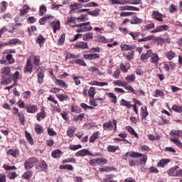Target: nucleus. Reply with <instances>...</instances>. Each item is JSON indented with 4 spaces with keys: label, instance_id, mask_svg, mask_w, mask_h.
I'll return each mask as SVG.
<instances>
[{
    "label": "nucleus",
    "instance_id": "nucleus-56",
    "mask_svg": "<svg viewBox=\"0 0 182 182\" xmlns=\"http://www.w3.org/2000/svg\"><path fill=\"white\" fill-rule=\"evenodd\" d=\"M9 43H10V45H16V43H21V40L18 38H14L9 40Z\"/></svg>",
    "mask_w": 182,
    "mask_h": 182
},
{
    "label": "nucleus",
    "instance_id": "nucleus-59",
    "mask_svg": "<svg viewBox=\"0 0 182 182\" xmlns=\"http://www.w3.org/2000/svg\"><path fill=\"white\" fill-rule=\"evenodd\" d=\"M6 60H8L9 63H15V60L12 57V54H9V55H6Z\"/></svg>",
    "mask_w": 182,
    "mask_h": 182
},
{
    "label": "nucleus",
    "instance_id": "nucleus-22",
    "mask_svg": "<svg viewBox=\"0 0 182 182\" xmlns=\"http://www.w3.org/2000/svg\"><path fill=\"white\" fill-rule=\"evenodd\" d=\"M122 50H133L134 49V46H129L127 44H122L120 46Z\"/></svg>",
    "mask_w": 182,
    "mask_h": 182
},
{
    "label": "nucleus",
    "instance_id": "nucleus-27",
    "mask_svg": "<svg viewBox=\"0 0 182 182\" xmlns=\"http://www.w3.org/2000/svg\"><path fill=\"white\" fill-rule=\"evenodd\" d=\"M141 22H143V20L137 17H134L131 20L132 25H139V23H141Z\"/></svg>",
    "mask_w": 182,
    "mask_h": 182
},
{
    "label": "nucleus",
    "instance_id": "nucleus-42",
    "mask_svg": "<svg viewBox=\"0 0 182 182\" xmlns=\"http://www.w3.org/2000/svg\"><path fill=\"white\" fill-rule=\"evenodd\" d=\"M151 39H154V35H151L147 37L140 38L139 42H146L147 41H151Z\"/></svg>",
    "mask_w": 182,
    "mask_h": 182
},
{
    "label": "nucleus",
    "instance_id": "nucleus-6",
    "mask_svg": "<svg viewBox=\"0 0 182 182\" xmlns=\"http://www.w3.org/2000/svg\"><path fill=\"white\" fill-rule=\"evenodd\" d=\"M74 49H89V45L86 42H78L74 45Z\"/></svg>",
    "mask_w": 182,
    "mask_h": 182
},
{
    "label": "nucleus",
    "instance_id": "nucleus-35",
    "mask_svg": "<svg viewBox=\"0 0 182 182\" xmlns=\"http://www.w3.org/2000/svg\"><path fill=\"white\" fill-rule=\"evenodd\" d=\"M45 38L43 35H38L37 38V43L40 45V46H42V43H45Z\"/></svg>",
    "mask_w": 182,
    "mask_h": 182
},
{
    "label": "nucleus",
    "instance_id": "nucleus-25",
    "mask_svg": "<svg viewBox=\"0 0 182 182\" xmlns=\"http://www.w3.org/2000/svg\"><path fill=\"white\" fill-rule=\"evenodd\" d=\"M83 41H90L93 39V33H86L82 36Z\"/></svg>",
    "mask_w": 182,
    "mask_h": 182
},
{
    "label": "nucleus",
    "instance_id": "nucleus-64",
    "mask_svg": "<svg viewBox=\"0 0 182 182\" xmlns=\"http://www.w3.org/2000/svg\"><path fill=\"white\" fill-rule=\"evenodd\" d=\"M104 182H117V181L112 180V175H107L105 178Z\"/></svg>",
    "mask_w": 182,
    "mask_h": 182
},
{
    "label": "nucleus",
    "instance_id": "nucleus-16",
    "mask_svg": "<svg viewBox=\"0 0 182 182\" xmlns=\"http://www.w3.org/2000/svg\"><path fill=\"white\" fill-rule=\"evenodd\" d=\"M120 105L121 106H124L125 107H127V109L133 107V105H132V103H130V101H127L124 99L121 100Z\"/></svg>",
    "mask_w": 182,
    "mask_h": 182
},
{
    "label": "nucleus",
    "instance_id": "nucleus-51",
    "mask_svg": "<svg viewBox=\"0 0 182 182\" xmlns=\"http://www.w3.org/2000/svg\"><path fill=\"white\" fill-rule=\"evenodd\" d=\"M12 79L14 83H16V82H18V79H19V71L15 72V73L12 76Z\"/></svg>",
    "mask_w": 182,
    "mask_h": 182
},
{
    "label": "nucleus",
    "instance_id": "nucleus-37",
    "mask_svg": "<svg viewBox=\"0 0 182 182\" xmlns=\"http://www.w3.org/2000/svg\"><path fill=\"white\" fill-rule=\"evenodd\" d=\"M8 154L12 156L13 157H18L19 156V151H14L13 149H9L8 151Z\"/></svg>",
    "mask_w": 182,
    "mask_h": 182
},
{
    "label": "nucleus",
    "instance_id": "nucleus-47",
    "mask_svg": "<svg viewBox=\"0 0 182 182\" xmlns=\"http://www.w3.org/2000/svg\"><path fill=\"white\" fill-rule=\"evenodd\" d=\"M126 80L128 82H134L136 80V75L132 74L126 77Z\"/></svg>",
    "mask_w": 182,
    "mask_h": 182
},
{
    "label": "nucleus",
    "instance_id": "nucleus-44",
    "mask_svg": "<svg viewBox=\"0 0 182 182\" xmlns=\"http://www.w3.org/2000/svg\"><path fill=\"white\" fill-rule=\"evenodd\" d=\"M40 15L41 16H43L44 14H46V6L42 4L40 7Z\"/></svg>",
    "mask_w": 182,
    "mask_h": 182
},
{
    "label": "nucleus",
    "instance_id": "nucleus-53",
    "mask_svg": "<svg viewBox=\"0 0 182 182\" xmlns=\"http://www.w3.org/2000/svg\"><path fill=\"white\" fill-rule=\"evenodd\" d=\"M35 130L38 134H41V133H43V127H41V125H36Z\"/></svg>",
    "mask_w": 182,
    "mask_h": 182
},
{
    "label": "nucleus",
    "instance_id": "nucleus-4",
    "mask_svg": "<svg viewBox=\"0 0 182 182\" xmlns=\"http://www.w3.org/2000/svg\"><path fill=\"white\" fill-rule=\"evenodd\" d=\"M76 27L77 28L75 30V32L80 33L82 32H89L93 29V28L90 26H86V24L80 23V25H77Z\"/></svg>",
    "mask_w": 182,
    "mask_h": 182
},
{
    "label": "nucleus",
    "instance_id": "nucleus-57",
    "mask_svg": "<svg viewBox=\"0 0 182 182\" xmlns=\"http://www.w3.org/2000/svg\"><path fill=\"white\" fill-rule=\"evenodd\" d=\"M141 113H142V117H144V119H146V117H147V116H149V112H147V108H141Z\"/></svg>",
    "mask_w": 182,
    "mask_h": 182
},
{
    "label": "nucleus",
    "instance_id": "nucleus-3",
    "mask_svg": "<svg viewBox=\"0 0 182 182\" xmlns=\"http://www.w3.org/2000/svg\"><path fill=\"white\" fill-rule=\"evenodd\" d=\"M36 163H38V159L36 157H31L27 159L24 164L26 170H29V168L35 167Z\"/></svg>",
    "mask_w": 182,
    "mask_h": 182
},
{
    "label": "nucleus",
    "instance_id": "nucleus-50",
    "mask_svg": "<svg viewBox=\"0 0 182 182\" xmlns=\"http://www.w3.org/2000/svg\"><path fill=\"white\" fill-rule=\"evenodd\" d=\"M26 137L28 140L30 144H33V139L32 138V136H31V134L29 132L26 131Z\"/></svg>",
    "mask_w": 182,
    "mask_h": 182
},
{
    "label": "nucleus",
    "instance_id": "nucleus-54",
    "mask_svg": "<svg viewBox=\"0 0 182 182\" xmlns=\"http://www.w3.org/2000/svg\"><path fill=\"white\" fill-rule=\"evenodd\" d=\"M172 109L174 110V112H177V113H182V107L173 105Z\"/></svg>",
    "mask_w": 182,
    "mask_h": 182
},
{
    "label": "nucleus",
    "instance_id": "nucleus-23",
    "mask_svg": "<svg viewBox=\"0 0 182 182\" xmlns=\"http://www.w3.org/2000/svg\"><path fill=\"white\" fill-rule=\"evenodd\" d=\"M168 163H170V159H161L158 164H157V166L158 167H165L166 165L168 164Z\"/></svg>",
    "mask_w": 182,
    "mask_h": 182
},
{
    "label": "nucleus",
    "instance_id": "nucleus-31",
    "mask_svg": "<svg viewBox=\"0 0 182 182\" xmlns=\"http://www.w3.org/2000/svg\"><path fill=\"white\" fill-rule=\"evenodd\" d=\"M171 141L176 144V146H181L182 147V143L178 137L173 136L171 139Z\"/></svg>",
    "mask_w": 182,
    "mask_h": 182
},
{
    "label": "nucleus",
    "instance_id": "nucleus-55",
    "mask_svg": "<svg viewBox=\"0 0 182 182\" xmlns=\"http://www.w3.org/2000/svg\"><path fill=\"white\" fill-rule=\"evenodd\" d=\"M38 82L40 84L43 83V77L45 76V74L43 73V72L38 73Z\"/></svg>",
    "mask_w": 182,
    "mask_h": 182
},
{
    "label": "nucleus",
    "instance_id": "nucleus-8",
    "mask_svg": "<svg viewBox=\"0 0 182 182\" xmlns=\"http://www.w3.org/2000/svg\"><path fill=\"white\" fill-rule=\"evenodd\" d=\"M1 77H6L8 76H11V68L10 67H4L1 70Z\"/></svg>",
    "mask_w": 182,
    "mask_h": 182
},
{
    "label": "nucleus",
    "instance_id": "nucleus-48",
    "mask_svg": "<svg viewBox=\"0 0 182 182\" xmlns=\"http://www.w3.org/2000/svg\"><path fill=\"white\" fill-rule=\"evenodd\" d=\"M18 119L20 120L21 124H24L25 123V115L22 112L18 113Z\"/></svg>",
    "mask_w": 182,
    "mask_h": 182
},
{
    "label": "nucleus",
    "instance_id": "nucleus-43",
    "mask_svg": "<svg viewBox=\"0 0 182 182\" xmlns=\"http://www.w3.org/2000/svg\"><path fill=\"white\" fill-rule=\"evenodd\" d=\"M129 164L131 167H134V166H137L138 161L134 159H129Z\"/></svg>",
    "mask_w": 182,
    "mask_h": 182
},
{
    "label": "nucleus",
    "instance_id": "nucleus-32",
    "mask_svg": "<svg viewBox=\"0 0 182 182\" xmlns=\"http://www.w3.org/2000/svg\"><path fill=\"white\" fill-rule=\"evenodd\" d=\"M55 83L56 85H58V86H60V87H68V85H66V83L65 82V81L62 80L56 79Z\"/></svg>",
    "mask_w": 182,
    "mask_h": 182
},
{
    "label": "nucleus",
    "instance_id": "nucleus-29",
    "mask_svg": "<svg viewBox=\"0 0 182 182\" xmlns=\"http://www.w3.org/2000/svg\"><path fill=\"white\" fill-rule=\"evenodd\" d=\"M107 150L109 153H114V151H116V150H119V146L109 145L107 146Z\"/></svg>",
    "mask_w": 182,
    "mask_h": 182
},
{
    "label": "nucleus",
    "instance_id": "nucleus-49",
    "mask_svg": "<svg viewBox=\"0 0 182 182\" xmlns=\"http://www.w3.org/2000/svg\"><path fill=\"white\" fill-rule=\"evenodd\" d=\"M45 116H46L45 112L41 111V112L37 114V116H36L37 120H38V122H41V119H45Z\"/></svg>",
    "mask_w": 182,
    "mask_h": 182
},
{
    "label": "nucleus",
    "instance_id": "nucleus-24",
    "mask_svg": "<svg viewBox=\"0 0 182 182\" xmlns=\"http://www.w3.org/2000/svg\"><path fill=\"white\" fill-rule=\"evenodd\" d=\"M107 96L111 99L112 103H114L115 105L117 103V97L114 94L109 92L107 93Z\"/></svg>",
    "mask_w": 182,
    "mask_h": 182
},
{
    "label": "nucleus",
    "instance_id": "nucleus-36",
    "mask_svg": "<svg viewBox=\"0 0 182 182\" xmlns=\"http://www.w3.org/2000/svg\"><path fill=\"white\" fill-rule=\"evenodd\" d=\"M126 129L129 133H131V134H133V136H135V137H139L137 133H136V131H134V129H133L132 127L128 126L126 127Z\"/></svg>",
    "mask_w": 182,
    "mask_h": 182
},
{
    "label": "nucleus",
    "instance_id": "nucleus-39",
    "mask_svg": "<svg viewBox=\"0 0 182 182\" xmlns=\"http://www.w3.org/2000/svg\"><path fill=\"white\" fill-rule=\"evenodd\" d=\"M86 21H89V18H87V15H81L77 18L78 22H86Z\"/></svg>",
    "mask_w": 182,
    "mask_h": 182
},
{
    "label": "nucleus",
    "instance_id": "nucleus-14",
    "mask_svg": "<svg viewBox=\"0 0 182 182\" xmlns=\"http://www.w3.org/2000/svg\"><path fill=\"white\" fill-rule=\"evenodd\" d=\"M100 132H97L90 136V143H95V141H96V140H97V139H100Z\"/></svg>",
    "mask_w": 182,
    "mask_h": 182
},
{
    "label": "nucleus",
    "instance_id": "nucleus-45",
    "mask_svg": "<svg viewBox=\"0 0 182 182\" xmlns=\"http://www.w3.org/2000/svg\"><path fill=\"white\" fill-rule=\"evenodd\" d=\"M176 55V53H174V52L173 51H168V53H166V58L169 60H171V59H173L174 58V56Z\"/></svg>",
    "mask_w": 182,
    "mask_h": 182
},
{
    "label": "nucleus",
    "instance_id": "nucleus-40",
    "mask_svg": "<svg viewBox=\"0 0 182 182\" xmlns=\"http://www.w3.org/2000/svg\"><path fill=\"white\" fill-rule=\"evenodd\" d=\"M114 85H115V86H119L121 87H124V85H126V82L122 81V80H117V81L114 82Z\"/></svg>",
    "mask_w": 182,
    "mask_h": 182
},
{
    "label": "nucleus",
    "instance_id": "nucleus-46",
    "mask_svg": "<svg viewBox=\"0 0 182 182\" xmlns=\"http://www.w3.org/2000/svg\"><path fill=\"white\" fill-rule=\"evenodd\" d=\"M41 170H43V171H47L48 170V164H46V162L45 161H41V164L40 165Z\"/></svg>",
    "mask_w": 182,
    "mask_h": 182
},
{
    "label": "nucleus",
    "instance_id": "nucleus-52",
    "mask_svg": "<svg viewBox=\"0 0 182 182\" xmlns=\"http://www.w3.org/2000/svg\"><path fill=\"white\" fill-rule=\"evenodd\" d=\"M70 150H79V149H82V145L78 144V145H70L69 146Z\"/></svg>",
    "mask_w": 182,
    "mask_h": 182
},
{
    "label": "nucleus",
    "instance_id": "nucleus-33",
    "mask_svg": "<svg viewBox=\"0 0 182 182\" xmlns=\"http://www.w3.org/2000/svg\"><path fill=\"white\" fill-rule=\"evenodd\" d=\"M29 9H31V8L27 5H25L23 7V9L20 11V15H21V16H23L25 14H28V12H29Z\"/></svg>",
    "mask_w": 182,
    "mask_h": 182
},
{
    "label": "nucleus",
    "instance_id": "nucleus-2",
    "mask_svg": "<svg viewBox=\"0 0 182 182\" xmlns=\"http://www.w3.org/2000/svg\"><path fill=\"white\" fill-rule=\"evenodd\" d=\"M124 160H127V157H131V159H139L140 164H145L147 162V155L141 154L135 151L127 152L124 156Z\"/></svg>",
    "mask_w": 182,
    "mask_h": 182
},
{
    "label": "nucleus",
    "instance_id": "nucleus-5",
    "mask_svg": "<svg viewBox=\"0 0 182 182\" xmlns=\"http://www.w3.org/2000/svg\"><path fill=\"white\" fill-rule=\"evenodd\" d=\"M75 157H85V156H93L90 151L84 149L77 151L75 154Z\"/></svg>",
    "mask_w": 182,
    "mask_h": 182
},
{
    "label": "nucleus",
    "instance_id": "nucleus-1",
    "mask_svg": "<svg viewBox=\"0 0 182 182\" xmlns=\"http://www.w3.org/2000/svg\"><path fill=\"white\" fill-rule=\"evenodd\" d=\"M39 63H41V57L38 55L29 57L24 68V72L32 73V71L39 66Z\"/></svg>",
    "mask_w": 182,
    "mask_h": 182
},
{
    "label": "nucleus",
    "instance_id": "nucleus-62",
    "mask_svg": "<svg viewBox=\"0 0 182 182\" xmlns=\"http://www.w3.org/2000/svg\"><path fill=\"white\" fill-rule=\"evenodd\" d=\"M63 43H65V34H61L58 40V44L63 45Z\"/></svg>",
    "mask_w": 182,
    "mask_h": 182
},
{
    "label": "nucleus",
    "instance_id": "nucleus-34",
    "mask_svg": "<svg viewBox=\"0 0 182 182\" xmlns=\"http://www.w3.org/2000/svg\"><path fill=\"white\" fill-rule=\"evenodd\" d=\"M95 95H96V88L90 87L88 91V95L90 97H95Z\"/></svg>",
    "mask_w": 182,
    "mask_h": 182
},
{
    "label": "nucleus",
    "instance_id": "nucleus-30",
    "mask_svg": "<svg viewBox=\"0 0 182 182\" xmlns=\"http://www.w3.org/2000/svg\"><path fill=\"white\" fill-rule=\"evenodd\" d=\"M28 113H36L38 112V107L36 105H32L27 108Z\"/></svg>",
    "mask_w": 182,
    "mask_h": 182
},
{
    "label": "nucleus",
    "instance_id": "nucleus-20",
    "mask_svg": "<svg viewBox=\"0 0 182 182\" xmlns=\"http://www.w3.org/2000/svg\"><path fill=\"white\" fill-rule=\"evenodd\" d=\"M1 82V85L8 86V85H11V83H12V78L11 77L6 78V77H5L2 78Z\"/></svg>",
    "mask_w": 182,
    "mask_h": 182
},
{
    "label": "nucleus",
    "instance_id": "nucleus-26",
    "mask_svg": "<svg viewBox=\"0 0 182 182\" xmlns=\"http://www.w3.org/2000/svg\"><path fill=\"white\" fill-rule=\"evenodd\" d=\"M60 154H62V151L59 149L55 150L51 153V156L53 159H59Z\"/></svg>",
    "mask_w": 182,
    "mask_h": 182
},
{
    "label": "nucleus",
    "instance_id": "nucleus-7",
    "mask_svg": "<svg viewBox=\"0 0 182 182\" xmlns=\"http://www.w3.org/2000/svg\"><path fill=\"white\" fill-rule=\"evenodd\" d=\"M164 16L157 11H154L152 14V18L159 21V22H163V17Z\"/></svg>",
    "mask_w": 182,
    "mask_h": 182
},
{
    "label": "nucleus",
    "instance_id": "nucleus-28",
    "mask_svg": "<svg viewBox=\"0 0 182 182\" xmlns=\"http://www.w3.org/2000/svg\"><path fill=\"white\" fill-rule=\"evenodd\" d=\"M33 174V172H32V171H28L23 174L22 177L26 180H28V178H31V177H32Z\"/></svg>",
    "mask_w": 182,
    "mask_h": 182
},
{
    "label": "nucleus",
    "instance_id": "nucleus-11",
    "mask_svg": "<svg viewBox=\"0 0 182 182\" xmlns=\"http://www.w3.org/2000/svg\"><path fill=\"white\" fill-rule=\"evenodd\" d=\"M48 19H55V16L52 15H46L43 18H41L39 21L40 25H45Z\"/></svg>",
    "mask_w": 182,
    "mask_h": 182
},
{
    "label": "nucleus",
    "instance_id": "nucleus-17",
    "mask_svg": "<svg viewBox=\"0 0 182 182\" xmlns=\"http://www.w3.org/2000/svg\"><path fill=\"white\" fill-rule=\"evenodd\" d=\"M51 25H53V29L54 33H56V31H59L60 29V21H57L55 22H53Z\"/></svg>",
    "mask_w": 182,
    "mask_h": 182
},
{
    "label": "nucleus",
    "instance_id": "nucleus-10",
    "mask_svg": "<svg viewBox=\"0 0 182 182\" xmlns=\"http://www.w3.org/2000/svg\"><path fill=\"white\" fill-rule=\"evenodd\" d=\"M153 55V51L151 50H149L146 53H142L141 55L140 59L143 62L144 60H147V59H149V58H151V55Z\"/></svg>",
    "mask_w": 182,
    "mask_h": 182
},
{
    "label": "nucleus",
    "instance_id": "nucleus-58",
    "mask_svg": "<svg viewBox=\"0 0 182 182\" xmlns=\"http://www.w3.org/2000/svg\"><path fill=\"white\" fill-rule=\"evenodd\" d=\"M90 166H96L99 164V158L93 159L90 161Z\"/></svg>",
    "mask_w": 182,
    "mask_h": 182
},
{
    "label": "nucleus",
    "instance_id": "nucleus-15",
    "mask_svg": "<svg viewBox=\"0 0 182 182\" xmlns=\"http://www.w3.org/2000/svg\"><path fill=\"white\" fill-rule=\"evenodd\" d=\"M102 127L104 130H113V124H112V121L109 120L108 122L104 123Z\"/></svg>",
    "mask_w": 182,
    "mask_h": 182
},
{
    "label": "nucleus",
    "instance_id": "nucleus-19",
    "mask_svg": "<svg viewBox=\"0 0 182 182\" xmlns=\"http://www.w3.org/2000/svg\"><path fill=\"white\" fill-rule=\"evenodd\" d=\"M56 97L60 102H65V100H69L70 99L68 95H65L63 94H57Z\"/></svg>",
    "mask_w": 182,
    "mask_h": 182
},
{
    "label": "nucleus",
    "instance_id": "nucleus-9",
    "mask_svg": "<svg viewBox=\"0 0 182 182\" xmlns=\"http://www.w3.org/2000/svg\"><path fill=\"white\" fill-rule=\"evenodd\" d=\"M164 31H168V26L162 25L156 28L155 30L151 31V33H157L159 32H164Z\"/></svg>",
    "mask_w": 182,
    "mask_h": 182
},
{
    "label": "nucleus",
    "instance_id": "nucleus-18",
    "mask_svg": "<svg viewBox=\"0 0 182 182\" xmlns=\"http://www.w3.org/2000/svg\"><path fill=\"white\" fill-rule=\"evenodd\" d=\"M76 132V128L75 127H70L67 131V135L68 137H73Z\"/></svg>",
    "mask_w": 182,
    "mask_h": 182
},
{
    "label": "nucleus",
    "instance_id": "nucleus-60",
    "mask_svg": "<svg viewBox=\"0 0 182 182\" xmlns=\"http://www.w3.org/2000/svg\"><path fill=\"white\" fill-rule=\"evenodd\" d=\"M76 22V18L75 17H68L67 18V23L69 25L70 23H75Z\"/></svg>",
    "mask_w": 182,
    "mask_h": 182
},
{
    "label": "nucleus",
    "instance_id": "nucleus-61",
    "mask_svg": "<svg viewBox=\"0 0 182 182\" xmlns=\"http://www.w3.org/2000/svg\"><path fill=\"white\" fill-rule=\"evenodd\" d=\"M155 97H159V96H164V92L160 90H156L154 95Z\"/></svg>",
    "mask_w": 182,
    "mask_h": 182
},
{
    "label": "nucleus",
    "instance_id": "nucleus-13",
    "mask_svg": "<svg viewBox=\"0 0 182 182\" xmlns=\"http://www.w3.org/2000/svg\"><path fill=\"white\" fill-rule=\"evenodd\" d=\"M159 59H160V58H159V54L152 53V55L151 56L150 61L151 63H154V65H157V64L159 63Z\"/></svg>",
    "mask_w": 182,
    "mask_h": 182
},
{
    "label": "nucleus",
    "instance_id": "nucleus-12",
    "mask_svg": "<svg viewBox=\"0 0 182 182\" xmlns=\"http://www.w3.org/2000/svg\"><path fill=\"white\" fill-rule=\"evenodd\" d=\"M119 11H139V8L132 6H119Z\"/></svg>",
    "mask_w": 182,
    "mask_h": 182
},
{
    "label": "nucleus",
    "instance_id": "nucleus-41",
    "mask_svg": "<svg viewBox=\"0 0 182 182\" xmlns=\"http://www.w3.org/2000/svg\"><path fill=\"white\" fill-rule=\"evenodd\" d=\"M124 87L126 90H129V92H131L132 93L136 92V90L133 89V87H132V85H127V82L125 83Z\"/></svg>",
    "mask_w": 182,
    "mask_h": 182
},
{
    "label": "nucleus",
    "instance_id": "nucleus-21",
    "mask_svg": "<svg viewBox=\"0 0 182 182\" xmlns=\"http://www.w3.org/2000/svg\"><path fill=\"white\" fill-rule=\"evenodd\" d=\"M167 173L172 177H177V169L174 167L171 168L167 171Z\"/></svg>",
    "mask_w": 182,
    "mask_h": 182
},
{
    "label": "nucleus",
    "instance_id": "nucleus-38",
    "mask_svg": "<svg viewBox=\"0 0 182 182\" xmlns=\"http://www.w3.org/2000/svg\"><path fill=\"white\" fill-rule=\"evenodd\" d=\"M88 14L92 16H99V15H100V10L95 9L94 11H89Z\"/></svg>",
    "mask_w": 182,
    "mask_h": 182
},
{
    "label": "nucleus",
    "instance_id": "nucleus-63",
    "mask_svg": "<svg viewBox=\"0 0 182 182\" xmlns=\"http://www.w3.org/2000/svg\"><path fill=\"white\" fill-rule=\"evenodd\" d=\"M48 133L49 136H56V132L53 129V128H48Z\"/></svg>",
    "mask_w": 182,
    "mask_h": 182
}]
</instances>
